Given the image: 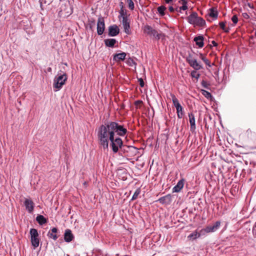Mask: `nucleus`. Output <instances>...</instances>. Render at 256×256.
I'll return each instance as SVG.
<instances>
[{"instance_id":"9","label":"nucleus","mask_w":256,"mask_h":256,"mask_svg":"<svg viewBox=\"0 0 256 256\" xmlns=\"http://www.w3.org/2000/svg\"><path fill=\"white\" fill-rule=\"evenodd\" d=\"M122 24L124 27V32L127 34H130V22L127 16H123Z\"/></svg>"},{"instance_id":"11","label":"nucleus","mask_w":256,"mask_h":256,"mask_svg":"<svg viewBox=\"0 0 256 256\" xmlns=\"http://www.w3.org/2000/svg\"><path fill=\"white\" fill-rule=\"evenodd\" d=\"M74 236L70 229H66L64 234V242H70L74 240Z\"/></svg>"},{"instance_id":"33","label":"nucleus","mask_w":256,"mask_h":256,"mask_svg":"<svg viewBox=\"0 0 256 256\" xmlns=\"http://www.w3.org/2000/svg\"><path fill=\"white\" fill-rule=\"evenodd\" d=\"M200 58L201 59L203 60V62L207 65L208 66H210V62L206 58L205 56H204L202 54H200Z\"/></svg>"},{"instance_id":"24","label":"nucleus","mask_w":256,"mask_h":256,"mask_svg":"<svg viewBox=\"0 0 256 256\" xmlns=\"http://www.w3.org/2000/svg\"><path fill=\"white\" fill-rule=\"evenodd\" d=\"M216 232V230L213 225H208L205 228L202 229V232L204 233V234L206 232Z\"/></svg>"},{"instance_id":"23","label":"nucleus","mask_w":256,"mask_h":256,"mask_svg":"<svg viewBox=\"0 0 256 256\" xmlns=\"http://www.w3.org/2000/svg\"><path fill=\"white\" fill-rule=\"evenodd\" d=\"M170 96L172 98V101L173 104L174 106V107L176 108V110H177L178 108H178H182V106L180 104L178 100L174 94H171Z\"/></svg>"},{"instance_id":"10","label":"nucleus","mask_w":256,"mask_h":256,"mask_svg":"<svg viewBox=\"0 0 256 256\" xmlns=\"http://www.w3.org/2000/svg\"><path fill=\"white\" fill-rule=\"evenodd\" d=\"M172 201V196L168 194L164 196L159 198L156 202H158L162 204H170Z\"/></svg>"},{"instance_id":"20","label":"nucleus","mask_w":256,"mask_h":256,"mask_svg":"<svg viewBox=\"0 0 256 256\" xmlns=\"http://www.w3.org/2000/svg\"><path fill=\"white\" fill-rule=\"evenodd\" d=\"M218 12L217 10H215L214 8H211L209 10V12L207 14V20H210L209 18H212V20L216 19L218 17Z\"/></svg>"},{"instance_id":"44","label":"nucleus","mask_w":256,"mask_h":256,"mask_svg":"<svg viewBox=\"0 0 256 256\" xmlns=\"http://www.w3.org/2000/svg\"><path fill=\"white\" fill-rule=\"evenodd\" d=\"M242 16L244 18H246V19H248L250 18L249 15L246 12L243 13Z\"/></svg>"},{"instance_id":"50","label":"nucleus","mask_w":256,"mask_h":256,"mask_svg":"<svg viewBox=\"0 0 256 256\" xmlns=\"http://www.w3.org/2000/svg\"><path fill=\"white\" fill-rule=\"evenodd\" d=\"M220 124L221 126H222V128H224V127L223 124H222V122L221 120H220Z\"/></svg>"},{"instance_id":"52","label":"nucleus","mask_w":256,"mask_h":256,"mask_svg":"<svg viewBox=\"0 0 256 256\" xmlns=\"http://www.w3.org/2000/svg\"><path fill=\"white\" fill-rule=\"evenodd\" d=\"M221 174L222 178H224V174L222 172H221Z\"/></svg>"},{"instance_id":"46","label":"nucleus","mask_w":256,"mask_h":256,"mask_svg":"<svg viewBox=\"0 0 256 256\" xmlns=\"http://www.w3.org/2000/svg\"><path fill=\"white\" fill-rule=\"evenodd\" d=\"M168 10L170 12H174V8L172 6H170L168 7Z\"/></svg>"},{"instance_id":"1","label":"nucleus","mask_w":256,"mask_h":256,"mask_svg":"<svg viewBox=\"0 0 256 256\" xmlns=\"http://www.w3.org/2000/svg\"><path fill=\"white\" fill-rule=\"evenodd\" d=\"M128 133L126 126L120 121L108 120L100 125L97 132V136H102L107 139L108 136H126Z\"/></svg>"},{"instance_id":"37","label":"nucleus","mask_w":256,"mask_h":256,"mask_svg":"<svg viewBox=\"0 0 256 256\" xmlns=\"http://www.w3.org/2000/svg\"><path fill=\"white\" fill-rule=\"evenodd\" d=\"M188 2H184L182 3V6L180 8V10H186L188 8Z\"/></svg>"},{"instance_id":"32","label":"nucleus","mask_w":256,"mask_h":256,"mask_svg":"<svg viewBox=\"0 0 256 256\" xmlns=\"http://www.w3.org/2000/svg\"><path fill=\"white\" fill-rule=\"evenodd\" d=\"M190 76L193 78H196V80H198L200 74L196 72V70H194L192 71Z\"/></svg>"},{"instance_id":"36","label":"nucleus","mask_w":256,"mask_h":256,"mask_svg":"<svg viewBox=\"0 0 256 256\" xmlns=\"http://www.w3.org/2000/svg\"><path fill=\"white\" fill-rule=\"evenodd\" d=\"M201 84H202V86L206 88V89H209L210 88V84L207 82L206 81L204 80H202L201 82Z\"/></svg>"},{"instance_id":"25","label":"nucleus","mask_w":256,"mask_h":256,"mask_svg":"<svg viewBox=\"0 0 256 256\" xmlns=\"http://www.w3.org/2000/svg\"><path fill=\"white\" fill-rule=\"evenodd\" d=\"M200 92L202 95L204 96L207 99L212 100L214 98L212 96L209 92L204 90H201Z\"/></svg>"},{"instance_id":"30","label":"nucleus","mask_w":256,"mask_h":256,"mask_svg":"<svg viewBox=\"0 0 256 256\" xmlns=\"http://www.w3.org/2000/svg\"><path fill=\"white\" fill-rule=\"evenodd\" d=\"M95 26V21L94 20H90L88 23V27L91 30H93V28Z\"/></svg>"},{"instance_id":"47","label":"nucleus","mask_w":256,"mask_h":256,"mask_svg":"<svg viewBox=\"0 0 256 256\" xmlns=\"http://www.w3.org/2000/svg\"><path fill=\"white\" fill-rule=\"evenodd\" d=\"M212 44L214 46H218V44L214 41H212Z\"/></svg>"},{"instance_id":"22","label":"nucleus","mask_w":256,"mask_h":256,"mask_svg":"<svg viewBox=\"0 0 256 256\" xmlns=\"http://www.w3.org/2000/svg\"><path fill=\"white\" fill-rule=\"evenodd\" d=\"M202 234H204V233L202 232V230L200 232H198L197 230H195L188 236V238L190 239L196 240V238L200 237Z\"/></svg>"},{"instance_id":"41","label":"nucleus","mask_w":256,"mask_h":256,"mask_svg":"<svg viewBox=\"0 0 256 256\" xmlns=\"http://www.w3.org/2000/svg\"><path fill=\"white\" fill-rule=\"evenodd\" d=\"M194 58L192 57V55L190 53H188V56L186 58V61L188 62V60H193Z\"/></svg>"},{"instance_id":"42","label":"nucleus","mask_w":256,"mask_h":256,"mask_svg":"<svg viewBox=\"0 0 256 256\" xmlns=\"http://www.w3.org/2000/svg\"><path fill=\"white\" fill-rule=\"evenodd\" d=\"M138 82H139L140 86V87L143 88L144 86V82L142 78H138Z\"/></svg>"},{"instance_id":"49","label":"nucleus","mask_w":256,"mask_h":256,"mask_svg":"<svg viewBox=\"0 0 256 256\" xmlns=\"http://www.w3.org/2000/svg\"><path fill=\"white\" fill-rule=\"evenodd\" d=\"M48 72H52V68H48Z\"/></svg>"},{"instance_id":"55","label":"nucleus","mask_w":256,"mask_h":256,"mask_svg":"<svg viewBox=\"0 0 256 256\" xmlns=\"http://www.w3.org/2000/svg\"><path fill=\"white\" fill-rule=\"evenodd\" d=\"M224 190V188H222V192Z\"/></svg>"},{"instance_id":"7","label":"nucleus","mask_w":256,"mask_h":256,"mask_svg":"<svg viewBox=\"0 0 256 256\" xmlns=\"http://www.w3.org/2000/svg\"><path fill=\"white\" fill-rule=\"evenodd\" d=\"M24 204L25 206L26 210L29 214H32L33 212L35 206V204L30 198H24Z\"/></svg>"},{"instance_id":"26","label":"nucleus","mask_w":256,"mask_h":256,"mask_svg":"<svg viewBox=\"0 0 256 256\" xmlns=\"http://www.w3.org/2000/svg\"><path fill=\"white\" fill-rule=\"evenodd\" d=\"M166 8L164 6H160L158 8V12L160 16H164L165 15V11Z\"/></svg>"},{"instance_id":"35","label":"nucleus","mask_w":256,"mask_h":256,"mask_svg":"<svg viewBox=\"0 0 256 256\" xmlns=\"http://www.w3.org/2000/svg\"><path fill=\"white\" fill-rule=\"evenodd\" d=\"M126 64L130 66H136V62L134 61V60L132 58H129L127 61Z\"/></svg>"},{"instance_id":"16","label":"nucleus","mask_w":256,"mask_h":256,"mask_svg":"<svg viewBox=\"0 0 256 256\" xmlns=\"http://www.w3.org/2000/svg\"><path fill=\"white\" fill-rule=\"evenodd\" d=\"M188 64L191 67L196 70L202 68V66L197 62L196 58H194L193 60H188Z\"/></svg>"},{"instance_id":"2","label":"nucleus","mask_w":256,"mask_h":256,"mask_svg":"<svg viewBox=\"0 0 256 256\" xmlns=\"http://www.w3.org/2000/svg\"><path fill=\"white\" fill-rule=\"evenodd\" d=\"M119 136H108L107 139L102 136H98L99 144L104 150H108L110 142V146L114 154H116L120 151V149L122 146L123 141Z\"/></svg>"},{"instance_id":"51","label":"nucleus","mask_w":256,"mask_h":256,"mask_svg":"<svg viewBox=\"0 0 256 256\" xmlns=\"http://www.w3.org/2000/svg\"><path fill=\"white\" fill-rule=\"evenodd\" d=\"M182 2V3H184V2H188L187 0H180Z\"/></svg>"},{"instance_id":"5","label":"nucleus","mask_w":256,"mask_h":256,"mask_svg":"<svg viewBox=\"0 0 256 256\" xmlns=\"http://www.w3.org/2000/svg\"><path fill=\"white\" fill-rule=\"evenodd\" d=\"M30 234L32 246L34 248H36L40 244V239L38 238V230L34 228H32L30 230Z\"/></svg>"},{"instance_id":"17","label":"nucleus","mask_w":256,"mask_h":256,"mask_svg":"<svg viewBox=\"0 0 256 256\" xmlns=\"http://www.w3.org/2000/svg\"><path fill=\"white\" fill-rule=\"evenodd\" d=\"M184 180V178L180 180L172 188V192H178L183 188Z\"/></svg>"},{"instance_id":"53","label":"nucleus","mask_w":256,"mask_h":256,"mask_svg":"<svg viewBox=\"0 0 256 256\" xmlns=\"http://www.w3.org/2000/svg\"><path fill=\"white\" fill-rule=\"evenodd\" d=\"M120 5L122 6H123V2H121L120 4Z\"/></svg>"},{"instance_id":"19","label":"nucleus","mask_w":256,"mask_h":256,"mask_svg":"<svg viewBox=\"0 0 256 256\" xmlns=\"http://www.w3.org/2000/svg\"><path fill=\"white\" fill-rule=\"evenodd\" d=\"M36 220L40 225L42 226L48 222V219L44 216L38 214L36 218Z\"/></svg>"},{"instance_id":"40","label":"nucleus","mask_w":256,"mask_h":256,"mask_svg":"<svg viewBox=\"0 0 256 256\" xmlns=\"http://www.w3.org/2000/svg\"><path fill=\"white\" fill-rule=\"evenodd\" d=\"M231 20L234 24H236L238 22V18L236 16V15L233 16L232 17V18Z\"/></svg>"},{"instance_id":"28","label":"nucleus","mask_w":256,"mask_h":256,"mask_svg":"<svg viewBox=\"0 0 256 256\" xmlns=\"http://www.w3.org/2000/svg\"><path fill=\"white\" fill-rule=\"evenodd\" d=\"M141 192V190L140 188H137L136 191L134 192L133 196H132V198H131V200H136L138 198V196L140 194Z\"/></svg>"},{"instance_id":"38","label":"nucleus","mask_w":256,"mask_h":256,"mask_svg":"<svg viewBox=\"0 0 256 256\" xmlns=\"http://www.w3.org/2000/svg\"><path fill=\"white\" fill-rule=\"evenodd\" d=\"M216 231L220 227V221H216L215 222V223L212 224Z\"/></svg>"},{"instance_id":"54","label":"nucleus","mask_w":256,"mask_h":256,"mask_svg":"<svg viewBox=\"0 0 256 256\" xmlns=\"http://www.w3.org/2000/svg\"><path fill=\"white\" fill-rule=\"evenodd\" d=\"M224 32H228V30H226V28H225Z\"/></svg>"},{"instance_id":"14","label":"nucleus","mask_w":256,"mask_h":256,"mask_svg":"<svg viewBox=\"0 0 256 256\" xmlns=\"http://www.w3.org/2000/svg\"><path fill=\"white\" fill-rule=\"evenodd\" d=\"M113 60L115 62L124 61L126 58V53L121 52L113 54Z\"/></svg>"},{"instance_id":"13","label":"nucleus","mask_w":256,"mask_h":256,"mask_svg":"<svg viewBox=\"0 0 256 256\" xmlns=\"http://www.w3.org/2000/svg\"><path fill=\"white\" fill-rule=\"evenodd\" d=\"M194 40L198 48H202L204 46V36L202 34H199L194 37Z\"/></svg>"},{"instance_id":"34","label":"nucleus","mask_w":256,"mask_h":256,"mask_svg":"<svg viewBox=\"0 0 256 256\" xmlns=\"http://www.w3.org/2000/svg\"><path fill=\"white\" fill-rule=\"evenodd\" d=\"M127 2H128V8L131 10H134V2H133L132 0H127Z\"/></svg>"},{"instance_id":"29","label":"nucleus","mask_w":256,"mask_h":256,"mask_svg":"<svg viewBox=\"0 0 256 256\" xmlns=\"http://www.w3.org/2000/svg\"><path fill=\"white\" fill-rule=\"evenodd\" d=\"M153 30L154 28L151 26L147 25L144 27V32L150 35Z\"/></svg>"},{"instance_id":"27","label":"nucleus","mask_w":256,"mask_h":256,"mask_svg":"<svg viewBox=\"0 0 256 256\" xmlns=\"http://www.w3.org/2000/svg\"><path fill=\"white\" fill-rule=\"evenodd\" d=\"M150 36H152L156 40H158L160 39L162 34H158L156 30L154 29L152 33L150 34Z\"/></svg>"},{"instance_id":"8","label":"nucleus","mask_w":256,"mask_h":256,"mask_svg":"<svg viewBox=\"0 0 256 256\" xmlns=\"http://www.w3.org/2000/svg\"><path fill=\"white\" fill-rule=\"evenodd\" d=\"M120 33V28L116 24L110 25L108 28V36L110 37H114Z\"/></svg>"},{"instance_id":"39","label":"nucleus","mask_w":256,"mask_h":256,"mask_svg":"<svg viewBox=\"0 0 256 256\" xmlns=\"http://www.w3.org/2000/svg\"><path fill=\"white\" fill-rule=\"evenodd\" d=\"M39 2L41 10H44L43 4H46V0H39Z\"/></svg>"},{"instance_id":"45","label":"nucleus","mask_w":256,"mask_h":256,"mask_svg":"<svg viewBox=\"0 0 256 256\" xmlns=\"http://www.w3.org/2000/svg\"><path fill=\"white\" fill-rule=\"evenodd\" d=\"M220 28L224 30V22H221L220 23Z\"/></svg>"},{"instance_id":"12","label":"nucleus","mask_w":256,"mask_h":256,"mask_svg":"<svg viewBox=\"0 0 256 256\" xmlns=\"http://www.w3.org/2000/svg\"><path fill=\"white\" fill-rule=\"evenodd\" d=\"M104 43L106 47L114 48L118 44V41L115 38H110L104 40Z\"/></svg>"},{"instance_id":"48","label":"nucleus","mask_w":256,"mask_h":256,"mask_svg":"<svg viewBox=\"0 0 256 256\" xmlns=\"http://www.w3.org/2000/svg\"><path fill=\"white\" fill-rule=\"evenodd\" d=\"M172 1L173 0H165L166 2L168 4L171 3Z\"/></svg>"},{"instance_id":"18","label":"nucleus","mask_w":256,"mask_h":256,"mask_svg":"<svg viewBox=\"0 0 256 256\" xmlns=\"http://www.w3.org/2000/svg\"><path fill=\"white\" fill-rule=\"evenodd\" d=\"M136 148V147L131 146H126L124 144H122V146L120 149V151L118 152L120 155H122L123 154H125L128 152L130 148Z\"/></svg>"},{"instance_id":"31","label":"nucleus","mask_w":256,"mask_h":256,"mask_svg":"<svg viewBox=\"0 0 256 256\" xmlns=\"http://www.w3.org/2000/svg\"><path fill=\"white\" fill-rule=\"evenodd\" d=\"M176 113L178 115V118H182L184 114L183 108L182 107L180 108H178L176 110Z\"/></svg>"},{"instance_id":"43","label":"nucleus","mask_w":256,"mask_h":256,"mask_svg":"<svg viewBox=\"0 0 256 256\" xmlns=\"http://www.w3.org/2000/svg\"><path fill=\"white\" fill-rule=\"evenodd\" d=\"M120 14L121 16L123 18V16H126V12H124L123 10V6H122V8H121L120 10Z\"/></svg>"},{"instance_id":"6","label":"nucleus","mask_w":256,"mask_h":256,"mask_svg":"<svg viewBox=\"0 0 256 256\" xmlns=\"http://www.w3.org/2000/svg\"><path fill=\"white\" fill-rule=\"evenodd\" d=\"M106 29L104 18L100 16L96 24L97 34L98 36H102Z\"/></svg>"},{"instance_id":"4","label":"nucleus","mask_w":256,"mask_h":256,"mask_svg":"<svg viewBox=\"0 0 256 256\" xmlns=\"http://www.w3.org/2000/svg\"><path fill=\"white\" fill-rule=\"evenodd\" d=\"M67 78V75L66 73L58 74L55 76L53 84L54 88L56 89L55 91H58L62 88V86L65 84Z\"/></svg>"},{"instance_id":"3","label":"nucleus","mask_w":256,"mask_h":256,"mask_svg":"<svg viewBox=\"0 0 256 256\" xmlns=\"http://www.w3.org/2000/svg\"><path fill=\"white\" fill-rule=\"evenodd\" d=\"M188 22L194 25L200 27H204L206 25V21L204 18L198 16L197 12H193L186 18Z\"/></svg>"},{"instance_id":"21","label":"nucleus","mask_w":256,"mask_h":256,"mask_svg":"<svg viewBox=\"0 0 256 256\" xmlns=\"http://www.w3.org/2000/svg\"><path fill=\"white\" fill-rule=\"evenodd\" d=\"M188 117L190 124V130H194L196 128L194 116L192 112H190L188 114Z\"/></svg>"},{"instance_id":"15","label":"nucleus","mask_w":256,"mask_h":256,"mask_svg":"<svg viewBox=\"0 0 256 256\" xmlns=\"http://www.w3.org/2000/svg\"><path fill=\"white\" fill-rule=\"evenodd\" d=\"M58 232V228L56 227H53L48 231L47 236L48 238H51L54 240H56L58 238V236L56 234V233H57Z\"/></svg>"}]
</instances>
